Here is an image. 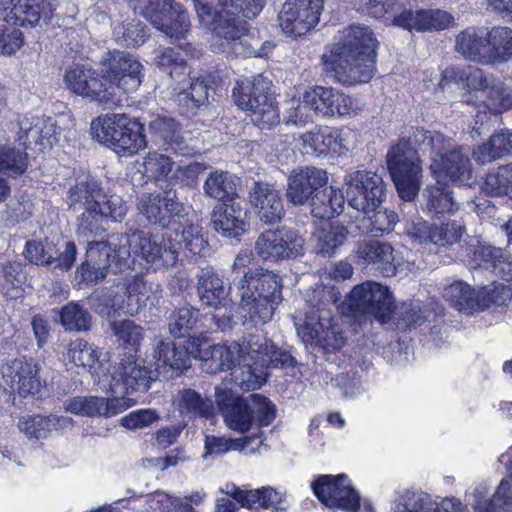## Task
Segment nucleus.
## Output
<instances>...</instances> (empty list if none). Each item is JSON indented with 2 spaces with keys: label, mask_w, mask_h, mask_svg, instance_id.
<instances>
[{
  "label": "nucleus",
  "mask_w": 512,
  "mask_h": 512,
  "mask_svg": "<svg viewBox=\"0 0 512 512\" xmlns=\"http://www.w3.org/2000/svg\"><path fill=\"white\" fill-rule=\"evenodd\" d=\"M102 183L91 175L78 177L66 191L65 202L69 210H80L106 203L110 196Z\"/></svg>",
  "instance_id": "43"
},
{
  "label": "nucleus",
  "mask_w": 512,
  "mask_h": 512,
  "mask_svg": "<svg viewBox=\"0 0 512 512\" xmlns=\"http://www.w3.org/2000/svg\"><path fill=\"white\" fill-rule=\"evenodd\" d=\"M148 132L154 145L165 152L185 158L198 154L186 139L182 124L171 116L157 115L149 122Z\"/></svg>",
  "instance_id": "22"
},
{
  "label": "nucleus",
  "mask_w": 512,
  "mask_h": 512,
  "mask_svg": "<svg viewBox=\"0 0 512 512\" xmlns=\"http://www.w3.org/2000/svg\"><path fill=\"white\" fill-rule=\"evenodd\" d=\"M64 82L71 92L91 102L111 106L120 101L113 95V86L105 81L102 71L99 72L91 66L73 65L66 70Z\"/></svg>",
  "instance_id": "16"
},
{
  "label": "nucleus",
  "mask_w": 512,
  "mask_h": 512,
  "mask_svg": "<svg viewBox=\"0 0 512 512\" xmlns=\"http://www.w3.org/2000/svg\"><path fill=\"white\" fill-rule=\"evenodd\" d=\"M347 236L348 230L343 225H330L328 229H322L316 244L317 253L322 256H332L347 240Z\"/></svg>",
  "instance_id": "63"
},
{
  "label": "nucleus",
  "mask_w": 512,
  "mask_h": 512,
  "mask_svg": "<svg viewBox=\"0 0 512 512\" xmlns=\"http://www.w3.org/2000/svg\"><path fill=\"white\" fill-rule=\"evenodd\" d=\"M436 180L435 184H430L425 187L422 192L423 209L431 215L450 214L457 210L458 206L453 197V191L446 180H449L454 185L470 186L472 180V164L470 157H468V174L461 179H456L450 175L436 176L432 175Z\"/></svg>",
  "instance_id": "29"
},
{
  "label": "nucleus",
  "mask_w": 512,
  "mask_h": 512,
  "mask_svg": "<svg viewBox=\"0 0 512 512\" xmlns=\"http://www.w3.org/2000/svg\"><path fill=\"white\" fill-rule=\"evenodd\" d=\"M248 198L257 218L266 225L280 223L285 216L281 191L267 181H254Z\"/></svg>",
  "instance_id": "30"
},
{
  "label": "nucleus",
  "mask_w": 512,
  "mask_h": 512,
  "mask_svg": "<svg viewBox=\"0 0 512 512\" xmlns=\"http://www.w3.org/2000/svg\"><path fill=\"white\" fill-rule=\"evenodd\" d=\"M328 184V173L306 166L293 169L287 180L286 198L294 206L310 203L315 193Z\"/></svg>",
  "instance_id": "31"
},
{
  "label": "nucleus",
  "mask_w": 512,
  "mask_h": 512,
  "mask_svg": "<svg viewBox=\"0 0 512 512\" xmlns=\"http://www.w3.org/2000/svg\"><path fill=\"white\" fill-rule=\"evenodd\" d=\"M177 405L181 414L194 418L209 419L214 415L213 401L192 388L178 392Z\"/></svg>",
  "instance_id": "53"
},
{
  "label": "nucleus",
  "mask_w": 512,
  "mask_h": 512,
  "mask_svg": "<svg viewBox=\"0 0 512 512\" xmlns=\"http://www.w3.org/2000/svg\"><path fill=\"white\" fill-rule=\"evenodd\" d=\"M101 71L105 81L116 89L132 92L139 88L144 78V67L136 57L128 52L108 51L101 60Z\"/></svg>",
  "instance_id": "17"
},
{
  "label": "nucleus",
  "mask_w": 512,
  "mask_h": 512,
  "mask_svg": "<svg viewBox=\"0 0 512 512\" xmlns=\"http://www.w3.org/2000/svg\"><path fill=\"white\" fill-rule=\"evenodd\" d=\"M119 274L111 287L96 290L89 298L94 312L107 320L122 314L133 315L149 300L148 284L142 275ZM149 289H152L151 284Z\"/></svg>",
  "instance_id": "6"
},
{
  "label": "nucleus",
  "mask_w": 512,
  "mask_h": 512,
  "mask_svg": "<svg viewBox=\"0 0 512 512\" xmlns=\"http://www.w3.org/2000/svg\"><path fill=\"white\" fill-rule=\"evenodd\" d=\"M266 0H218L220 10H216L210 3L193 0L194 8L200 22L217 36L218 26L226 27L236 16L254 19L263 9Z\"/></svg>",
  "instance_id": "20"
},
{
  "label": "nucleus",
  "mask_w": 512,
  "mask_h": 512,
  "mask_svg": "<svg viewBox=\"0 0 512 512\" xmlns=\"http://www.w3.org/2000/svg\"><path fill=\"white\" fill-rule=\"evenodd\" d=\"M199 336L203 337L205 344L199 346L200 355L198 359L202 360L207 371L212 374L223 371H231V377L236 385L242 388V385L233 374L237 368H243L250 364L247 358H243L241 345L233 342L230 345L209 343V339L204 332H200Z\"/></svg>",
  "instance_id": "26"
},
{
  "label": "nucleus",
  "mask_w": 512,
  "mask_h": 512,
  "mask_svg": "<svg viewBox=\"0 0 512 512\" xmlns=\"http://www.w3.org/2000/svg\"><path fill=\"white\" fill-rule=\"evenodd\" d=\"M459 256L470 268L491 270L501 279L512 282V265L505 260L501 248H497L473 237L461 246Z\"/></svg>",
  "instance_id": "23"
},
{
  "label": "nucleus",
  "mask_w": 512,
  "mask_h": 512,
  "mask_svg": "<svg viewBox=\"0 0 512 512\" xmlns=\"http://www.w3.org/2000/svg\"><path fill=\"white\" fill-rule=\"evenodd\" d=\"M395 308L390 289L374 281L356 285L349 294V309L353 313L370 316L381 325L392 320Z\"/></svg>",
  "instance_id": "13"
},
{
  "label": "nucleus",
  "mask_w": 512,
  "mask_h": 512,
  "mask_svg": "<svg viewBox=\"0 0 512 512\" xmlns=\"http://www.w3.org/2000/svg\"><path fill=\"white\" fill-rule=\"evenodd\" d=\"M127 212L128 206L119 195H111L110 200H106L104 204L83 209L77 217L78 239L87 242V250L90 243L96 242L94 238L106 231L105 223L121 222Z\"/></svg>",
  "instance_id": "15"
},
{
  "label": "nucleus",
  "mask_w": 512,
  "mask_h": 512,
  "mask_svg": "<svg viewBox=\"0 0 512 512\" xmlns=\"http://www.w3.org/2000/svg\"><path fill=\"white\" fill-rule=\"evenodd\" d=\"M261 444L262 439L257 434L235 439L209 435L205 438L204 457L220 456L232 450L254 453L258 451Z\"/></svg>",
  "instance_id": "50"
},
{
  "label": "nucleus",
  "mask_w": 512,
  "mask_h": 512,
  "mask_svg": "<svg viewBox=\"0 0 512 512\" xmlns=\"http://www.w3.org/2000/svg\"><path fill=\"white\" fill-rule=\"evenodd\" d=\"M355 262L377 271L383 277H392L397 272L394 249L388 243L377 240H363L357 243L354 250Z\"/></svg>",
  "instance_id": "38"
},
{
  "label": "nucleus",
  "mask_w": 512,
  "mask_h": 512,
  "mask_svg": "<svg viewBox=\"0 0 512 512\" xmlns=\"http://www.w3.org/2000/svg\"><path fill=\"white\" fill-rule=\"evenodd\" d=\"M200 310L191 305H184L175 308L168 317L169 333L175 338H188L198 337L199 334L195 333L198 322L200 321Z\"/></svg>",
  "instance_id": "52"
},
{
  "label": "nucleus",
  "mask_w": 512,
  "mask_h": 512,
  "mask_svg": "<svg viewBox=\"0 0 512 512\" xmlns=\"http://www.w3.org/2000/svg\"><path fill=\"white\" fill-rule=\"evenodd\" d=\"M137 207L149 224L174 232L191 255L207 256L208 241L204 238L202 227L189 221L187 207L178 198L176 190L143 193L138 198Z\"/></svg>",
  "instance_id": "3"
},
{
  "label": "nucleus",
  "mask_w": 512,
  "mask_h": 512,
  "mask_svg": "<svg viewBox=\"0 0 512 512\" xmlns=\"http://www.w3.org/2000/svg\"><path fill=\"white\" fill-rule=\"evenodd\" d=\"M482 288L476 290L462 280H456L444 288L443 297L450 305L466 314L481 310Z\"/></svg>",
  "instance_id": "49"
},
{
  "label": "nucleus",
  "mask_w": 512,
  "mask_h": 512,
  "mask_svg": "<svg viewBox=\"0 0 512 512\" xmlns=\"http://www.w3.org/2000/svg\"><path fill=\"white\" fill-rule=\"evenodd\" d=\"M181 250L187 249L176 236L160 238L144 230H130L117 237L112 236L107 242L90 243L75 278L79 285H88L103 281L110 272L115 275L123 273L134 264L131 253L157 268L173 267Z\"/></svg>",
  "instance_id": "1"
},
{
  "label": "nucleus",
  "mask_w": 512,
  "mask_h": 512,
  "mask_svg": "<svg viewBox=\"0 0 512 512\" xmlns=\"http://www.w3.org/2000/svg\"><path fill=\"white\" fill-rule=\"evenodd\" d=\"M28 155L25 149L10 145H0V173L18 177L23 175L28 168Z\"/></svg>",
  "instance_id": "57"
},
{
  "label": "nucleus",
  "mask_w": 512,
  "mask_h": 512,
  "mask_svg": "<svg viewBox=\"0 0 512 512\" xmlns=\"http://www.w3.org/2000/svg\"><path fill=\"white\" fill-rule=\"evenodd\" d=\"M453 21L450 13L442 10H413L410 5L392 20V25L408 31L443 30Z\"/></svg>",
  "instance_id": "44"
},
{
  "label": "nucleus",
  "mask_w": 512,
  "mask_h": 512,
  "mask_svg": "<svg viewBox=\"0 0 512 512\" xmlns=\"http://www.w3.org/2000/svg\"><path fill=\"white\" fill-rule=\"evenodd\" d=\"M296 361L287 351L277 348L274 344L270 348L268 355L258 363L247 364L243 368H237L234 376L240 380L242 389L254 390L266 382L269 368H294Z\"/></svg>",
  "instance_id": "32"
},
{
  "label": "nucleus",
  "mask_w": 512,
  "mask_h": 512,
  "mask_svg": "<svg viewBox=\"0 0 512 512\" xmlns=\"http://www.w3.org/2000/svg\"><path fill=\"white\" fill-rule=\"evenodd\" d=\"M222 491L243 508L250 510L272 508V512H286L287 510L286 492L271 486L243 490L233 483H228Z\"/></svg>",
  "instance_id": "33"
},
{
  "label": "nucleus",
  "mask_w": 512,
  "mask_h": 512,
  "mask_svg": "<svg viewBox=\"0 0 512 512\" xmlns=\"http://www.w3.org/2000/svg\"><path fill=\"white\" fill-rule=\"evenodd\" d=\"M300 107L321 116H347L356 114L359 109L356 100L351 96L322 86L306 91Z\"/></svg>",
  "instance_id": "25"
},
{
  "label": "nucleus",
  "mask_w": 512,
  "mask_h": 512,
  "mask_svg": "<svg viewBox=\"0 0 512 512\" xmlns=\"http://www.w3.org/2000/svg\"><path fill=\"white\" fill-rule=\"evenodd\" d=\"M215 401L225 423L234 431L245 433L253 424L251 402L232 389L216 388Z\"/></svg>",
  "instance_id": "34"
},
{
  "label": "nucleus",
  "mask_w": 512,
  "mask_h": 512,
  "mask_svg": "<svg viewBox=\"0 0 512 512\" xmlns=\"http://www.w3.org/2000/svg\"><path fill=\"white\" fill-rule=\"evenodd\" d=\"M60 322L66 330L87 331L91 326V315L77 302H69L60 311Z\"/></svg>",
  "instance_id": "61"
},
{
  "label": "nucleus",
  "mask_w": 512,
  "mask_h": 512,
  "mask_svg": "<svg viewBox=\"0 0 512 512\" xmlns=\"http://www.w3.org/2000/svg\"><path fill=\"white\" fill-rule=\"evenodd\" d=\"M61 417L56 415H29L18 421L19 430L30 440L45 439L54 430L61 427Z\"/></svg>",
  "instance_id": "55"
},
{
  "label": "nucleus",
  "mask_w": 512,
  "mask_h": 512,
  "mask_svg": "<svg viewBox=\"0 0 512 512\" xmlns=\"http://www.w3.org/2000/svg\"><path fill=\"white\" fill-rule=\"evenodd\" d=\"M444 315L443 309L435 311L420 300H408L396 305L392 319L395 329L400 333H410L418 328L429 326L430 334H439L438 318Z\"/></svg>",
  "instance_id": "27"
},
{
  "label": "nucleus",
  "mask_w": 512,
  "mask_h": 512,
  "mask_svg": "<svg viewBox=\"0 0 512 512\" xmlns=\"http://www.w3.org/2000/svg\"><path fill=\"white\" fill-rule=\"evenodd\" d=\"M58 6L57 0H0V18L14 26L33 28L47 24Z\"/></svg>",
  "instance_id": "21"
},
{
  "label": "nucleus",
  "mask_w": 512,
  "mask_h": 512,
  "mask_svg": "<svg viewBox=\"0 0 512 512\" xmlns=\"http://www.w3.org/2000/svg\"><path fill=\"white\" fill-rule=\"evenodd\" d=\"M488 65L502 64L512 59V29L495 26L488 30Z\"/></svg>",
  "instance_id": "54"
},
{
  "label": "nucleus",
  "mask_w": 512,
  "mask_h": 512,
  "mask_svg": "<svg viewBox=\"0 0 512 512\" xmlns=\"http://www.w3.org/2000/svg\"><path fill=\"white\" fill-rule=\"evenodd\" d=\"M2 374L10 379L11 387L23 397L39 393L42 387L39 367L33 358L23 356L11 360L3 366Z\"/></svg>",
  "instance_id": "41"
},
{
  "label": "nucleus",
  "mask_w": 512,
  "mask_h": 512,
  "mask_svg": "<svg viewBox=\"0 0 512 512\" xmlns=\"http://www.w3.org/2000/svg\"><path fill=\"white\" fill-rule=\"evenodd\" d=\"M303 145L313 155L322 159H337L346 156L349 149L343 130L336 127H322L302 135Z\"/></svg>",
  "instance_id": "40"
},
{
  "label": "nucleus",
  "mask_w": 512,
  "mask_h": 512,
  "mask_svg": "<svg viewBox=\"0 0 512 512\" xmlns=\"http://www.w3.org/2000/svg\"><path fill=\"white\" fill-rule=\"evenodd\" d=\"M474 512H512V484L502 479L491 499L478 503Z\"/></svg>",
  "instance_id": "62"
},
{
  "label": "nucleus",
  "mask_w": 512,
  "mask_h": 512,
  "mask_svg": "<svg viewBox=\"0 0 512 512\" xmlns=\"http://www.w3.org/2000/svg\"><path fill=\"white\" fill-rule=\"evenodd\" d=\"M347 204L364 215L379 208L386 198V183L376 172L366 169L349 171L343 179Z\"/></svg>",
  "instance_id": "11"
},
{
  "label": "nucleus",
  "mask_w": 512,
  "mask_h": 512,
  "mask_svg": "<svg viewBox=\"0 0 512 512\" xmlns=\"http://www.w3.org/2000/svg\"><path fill=\"white\" fill-rule=\"evenodd\" d=\"M196 292L203 306L218 309L225 305L228 290L224 278L214 268H202L197 276Z\"/></svg>",
  "instance_id": "46"
},
{
  "label": "nucleus",
  "mask_w": 512,
  "mask_h": 512,
  "mask_svg": "<svg viewBox=\"0 0 512 512\" xmlns=\"http://www.w3.org/2000/svg\"><path fill=\"white\" fill-rule=\"evenodd\" d=\"M218 84V76L214 73L201 74L190 77L189 84L177 95L179 113L191 118L209 105L210 91H214Z\"/></svg>",
  "instance_id": "35"
},
{
  "label": "nucleus",
  "mask_w": 512,
  "mask_h": 512,
  "mask_svg": "<svg viewBox=\"0 0 512 512\" xmlns=\"http://www.w3.org/2000/svg\"><path fill=\"white\" fill-rule=\"evenodd\" d=\"M481 189L489 196H509L512 199V163L489 172Z\"/></svg>",
  "instance_id": "58"
},
{
  "label": "nucleus",
  "mask_w": 512,
  "mask_h": 512,
  "mask_svg": "<svg viewBox=\"0 0 512 512\" xmlns=\"http://www.w3.org/2000/svg\"><path fill=\"white\" fill-rule=\"evenodd\" d=\"M134 13L171 38H184L190 28L188 12L175 0H128Z\"/></svg>",
  "instance_id": "9"
},
{
  "label": "nucleus",
  "mask_w": 512,
  "mask_h": 512,
  "mask_svg": "<svg viewBox=\"0 0 512 512\" xmlns=\"http://www.w3.org/2000/svg\"><path fill=\"white\" fill-rule=\"evenodd\" d=\"M298 334L304 342L314 343L317 354L328 363L337 367L345 363L342 348L346 343V337L337 325L329 321V325L325 327L320 318L315 323L306 320L298 328Z\"/></svg>",
  "instance_id": "19"
},
{
  "label": "nucleus",
  "mask_w": 512,
  "mask_h": 512,
  "mask_svg": "<svg viewBox=\"0 0 512 512\" xmlns=\"http://www.w3.org/2000/svg\"><path fill=\"white\" fill-rule=\"evenodd\" d=\"M111 329L116 335L119 345L127 350V356H136L143 340V328L131 320H123L111 322Z\"/></svg>",
  "instance_id": "56"
},
{
  "label": "nucleus",
  "mask_w": 512,
  "mask_h": 512,
  "mask_svg": "<svg viewBox=\"0 0 512 512\" xmlns=\"http://www.w3.org/2000/svg\"><path fill=\"white\" fill-rule=\"evenodd\" d=\"M494 79L493 74H488L478 67L451 66L443 71L440 86L444 88L449 83L461 85L468 89L462 96V102L476 104L474 92H483L486 95Z\"/></svg>",
  "instance_id": "36"
},
{
  "label": "nucleus",
  "mask_w": 512,
  "mask_h": 512,
  "mask_svg": "<svg viewBox=\"0 0 512 512\" xmlns=\"http://www.w3.org/2000/svg\"><path fill=\"white\" fill-rule=\"evenodd\" d=\"M240 296V309L244 325H263L283 300V281L272 271L256 269L247 271L235 281Z\"/></svg>",
  "instance_id": "4"
},
{
  "label": "nucleus",
  "mask_w": 512,
  "mask_h": 512,
  "mask_svg": "<svg viewBox=\"0 0 512 512\" xmlns=\"http://www.w3.org/2000/svg\"><path fill=\"white\" fill-rule=\"evenodd\" d=\"M488 28L470 26L462 30L455 39V50L465 60L488 65Z\"/></svg>",
  "instance_id": "45"
},
{
  "label": "nucleus",
  "mask_w": 512,
  "mask_h": 512,
  "mask_svg": "<svg viewBox=\"0 0 512 512\" xmlns=\"http://www.w3.org/2000/svg\"><path fill=\"white\" fill-rule=\"evenodd\" d=\"M512 154V131L502 129L494 132L486 143L473 150V159L481 165Z\"/></svg>",
  "instance_id": "51"
},
{
  "label": "nucleus",
  "mask_w": 512,
  "mask_h": 512,
  "mask_svg": "<svg viewBox=\"0 0 512 512\" xmlns=\"http://www.w3.org/2000/svg\"><path fill=\"white\" fill-rule=\"evenodd\" d=\"M64 409L74 415L85 417H112L127 409L123 398L99 396H74L64 401Z\"/></svg>",
  "instance_id": "42"
},
{
  "label": "nucleus",
  "mask_w": 512,
  "mask_h": 512,
  "mask_svg": "<svg viewBox=\"0 0 512 512\" xmlns=\"http://www.w3.org/2000/svg\"><path fill=\"white\" fill-rule=\"evenodd\" d=\"M232 99L261 129L271 128L280 121L272 83L262 74L238 80L232 89Z\"/></svg>",
  "instance_id": "8"
},
{
  "label": "nucleus",
  "mask_w": 512,
  "mask_h": 512,
  "mask_svg": "<svg viewBox=\"0 0 512 512\" xmlns=\"http://www.w3.org/2000/svg\"><path fill=\"white\" fill-rule=\"evenodd\" d=\"M241 179L237 175L222 169L211 171L203 184L204 195L218 201L227 203L239 200L238 188Z\"/></svg>",
  "instance_id": "47"
},
{
  "label": "nucleus",
  "mask_w": 512,
  "mask_h": 512,
  "mask_svg": "<svg viewBox=\"0 0 512 512\" xmlns=\"http://www.w3.org/2000/svg\"><path fill=\"white\" fill-rule=\"evenodd\" d=\"M203 344L201 336L186 340L182 346L173 341L158 342L154 350L156 376L169 380L184 374L191 367V358L201 356L199 346Z\"/></svg>",
  "instance_id": "14"
},
{
  "label": "nucleus",
  "mask_w": 512,
  "mask_h": 512,
  "mask_svg": "<svg viewBox=\"0 0 512 512\" xmlns=\"http://www.w3.org/2000/svg\"><path fill=\"white\" fill-rule=\"evenodd\" d=\"M378 45L369 27L351 25L340 41L326 47L321 56L323 70L344 86L368 83L376 73Z\"/></svg>",
  "instance_id": "2"
},
{
  "label": "nucleus",
  "mask_w": 512,
  "mask_h": 512,
  "mask_svg": "<svg viewBox=\"0 0 512 512\" xmlns=\"http://www.w3.org/2000/svg\"><path fill=\"white\" fill-rule=\"evenodd\" d=\"M91 135L118 156L131 157L147 145L145 126L139 119L126 114H107L92 120Z\"/></svg>",
  "instance_id": "7"
},
{
  "label": "nucleus",
  "mask_w": 512,
  "mask_h": 512,
  "mask_svg": "<svg viewBox=\"0 0 512 512\" xmlns=\"http://www.w3.org/2000/svg\"><path fill=\"white\" fill-rule=\"evenodd\" d=\"M239 16L236 15L226 27L218 26L217 37L224 40L221 46L228 56L250 58L255 53V46H259L260 39L250 33L247 22Z\"/></svg>",
  "instance_id": "39"
},
{
  "label": "nucleus",
  "mask_w": 512,
  "mask_h": 512,
  "mask_svg": "<svg viewBox=\"0 0 512 512\" xmlns=\"http://www.w3.org/2000/svg\"><path fill=\"white\" fill-rule=\"evenodd\" d=\"M323 11V0H286L278 15L282 31L298 37L314 28Z\"/></svg>",
  "instance_id": "24"
},
{
  "label": "nucleus",
  "mask_w": 512,
  "mask_h": 512,
  "mask_svg": "<svg viewBox=\"0 0 512 512\" xmlns=\"http://www.w3.org/2000/svg\"><path fill=\"white\" fill-rule=\"evenodd\" d=\"M386 162L399 198L405 202L414 201L422 180L420 158L414 157L405 141H398L388 150Z\"/></svg>",
  "instance_id": "10"
},
{
  "label": "nucleus",
  "mask_w": 512,
  "mask_h": 512,
  "mask_svg": "<svg viewBox=\"0 0 512 512\" xmlns=\"http://www.w3.org/2000/svg\"><path fill=\"white\" fill-rule=\"evenodd\" d=\"M67 354L76 366L88 368L91 373H98L97 369L101 367L99 352L83 339L72 341Z\"/></svg>",
  "instance_id": "60"
},
{
  "label": "nucleus",
  "mask_w": 512,
  "mask_h": 512,
  "mask_svg": "<svg viewBox=\"0 0 512 512\" xmlns=\"http://www.w3.org/2000/svg\"><path fill=\"white\" fill-rule=\"evenodd\" d=\"M157 377L155 370L152 371L143 361L130 355L121 359L112 373L111 390L114 393H144Z\"/></svg>",
  "instance_id": "28"
},
{
  "label": "nucleus",
  "mask_w": 512,
  "mask_h": 512,
  "mask_svg": "<svg viewBox=\"0 0 512 512\" xmlns=\"http://www.w3.org/2000/svg\"><path fill=\"white\" fill-rule=\"evenodd\" d=\"M485 107L493 114H501L512 109V87L499 78L494 79L485 100Z\"/></svg>",
  "instance_id": "59"
},
{
  "label": "nucleus",
  "mask_w": 512,
  "mask_h": 512,
  "mask_svg": "<svg viewBox=\"0 0 512 512\" xmlns=\"http://www.w3.org/2000/svg\"><path fill=\"white\" fill-rule=\"evenodd\" d=\"M248 209L239 200L215 205L211 215L214 230L225 238L241 240L249 225Z\"/></svg>",
  "instance_id": "37"
},
{
  "label": "nucleus",
  "mask_w": 512,
  "mask_h": 512,
  "mask_svg": "<svg viewBox=\"0 0 512 512\" xmlns=\"http://www.w3.org/2000/svg\"><path fill=\"white\" fill-rule=\"evenodd\" d=\"M315 497L328 508H337L345 512H359L361 498L346 474L318 475L311 483Z\"/></svg>",
  "instance_id": "18"
},
{
  "label": "nucleus",
  "mask_w": 512,
  "mask_h": 512,
  "mask_svg": "<svg viewBox=\"0 0 512 512\" xmlns=\"http://www.w3.org/2000/svg\"><path fill=\"white\" fill-rule=\"evenodd\" d=\"M156 63L158 68L172 79L184 75L187 69L186 59L176 47L164 48L156 57Z\"/></svg>",
  "instance_id": "64"
},
{
  "label": "nucleus",
  "mask_w": 512,
  "mask_h": 512,
  "mask_svg": "<svg viewBox=\"0 0 512 512\" xmlns=\"http://www.w3.org/2000/svg\"><path fill=\"white\" fill-rule=\"evenodd\" d=\"M304 238L298 230L286 225L259 234L254 245L256 256L268 264H280L304 254Z\"/></svg>",
  "instance_id": "12"
},
{
  "label": "nucleus",
  "mask_w": 512,
  "mask_h": 512,
  "mask_svg": "<svg viewBox=\"0 0 512 512\" xmlns=\"http://www.w3.org/2000/svg\"><path fill=\"white\" fill-rule=\"evenodd\" d=\"M399 141L407 143L414 157H419L418 150L430 153L432 175L439 177L446 174L463 180L468 174L469 148L459 146L451 149L450 139L440 132L413 127L410 135Z\"/></svg>",
  "instance_id": "5"
},
{
  "label": "nucleus",
  "mask_w": 512,
  "mask_h": 512,
  "mask_svg": "<svg viewBox=\"0 0 512 512\" xmlns=\"http://www.w3.org/2000/svg\"><path fill=\"white\" fill-rule=\"evenodd\" d=\"M345 202L346 196L341 189L326 185L310 201L311 215L320 220H331L343 212Z\"/></svg>",
  "instance_id": "48"
}]
</instances>
